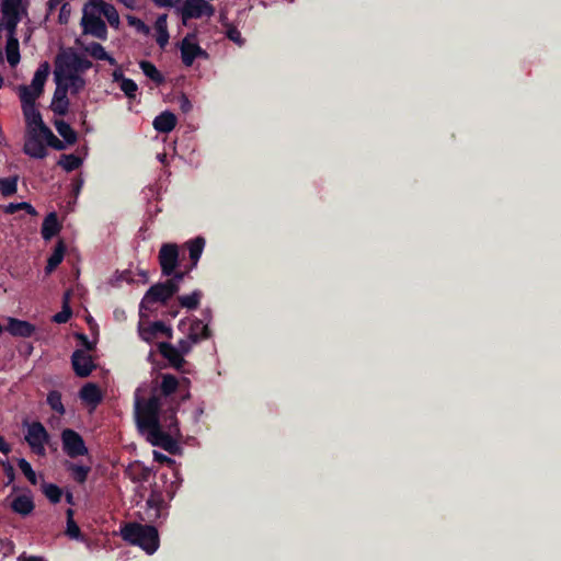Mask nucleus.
<instances>
[{
  "mask_svg": "<svg viewBox=\"0 0 561 561\" xmlns=\"http://www.w3.org/2000/svg\"><path fill=\"white\" fill-rule=\"evenodd\" d=\"M139 391L138 388L135 392V419L138 431L146 435V439L152 446L176 455L180 449L178 438L182 436L176 417L179 403L170 402L169 407L163 409L164 402L156 391L148 399L141 398Z\"/></svg>",
  "mask_w": 561,
  "mask_h": 561,
  "instance_id": "nucleus-1",
  "label": "nucleus"
},
{
  "mask_svg": "<svg viewBox=\"0 0 561 561\" xmlns=\"http://www.w3.org/2000/svg\"><path fill=\"white\" fill-rule=\"evenodd\" d=\"M121 535L125 541L140 547L148 554L154 553L159 548V534L152 525L129 523L122 528Z\"/></svg>",
  "mask_w": 561,
  "mask_h": 561,
  "instance_id": "nucleus-2",
  "label": "nucleus"
},
{
  "mask_svg": "<svg viewBox=\"0 0 561 561\" xmlns=\"http://www.w3.org/2000/svg\"><path fill=\"white\" fill-rule=\"evenodd\" d=\"M178 293V288L171 282L157 283L152 285L145 294L141 302V309H149V305L156 302L165 304Z\"/></svg>",
  "mask_w": 561,
  "mask_h": 561,
  "instance_id": "nucleus-3",
  "label": "nucleus"
},
{
  "mask_svg": "<svg viewBox=\"0 0 561 561\" xmlns=\"http://www.w3.org/2000/svg\"><path fill=\"white\" fill-rule=\"evenodd\" d=\"M49 434L45 426L35 421L27 426V432L25 434V440L33 450L38 456H45L46 449L45 445L49 442Z\"/></svg>",
  "mask_w": 561,
  "mask_h": 561,
  "instance_id": "nucleus-4",
  "label": "nucleus"
},
{
  "mask_svg": "<svg viewBox=\"0 0 561 561\" xmlns=\"http://www.w3.org/2000/svg\"><path fill=\"white\" fill-rule=\"evenodd\" d=\"M61 443L65 454L72 459L89 453L82 436L75 430L65 428L61 432Z\"/></svg>",
  "mask_w": 561,
  "mask_h": 561,
  "instance_id": "nucleus-5",
  "label": "nucleus"
},
{
  "mask_svg": "<svg viewBox=\"0 0 561 561\" xmlns=\"http://www.w3.org/2000/svg\"><path fill=\"white\" fill-rule=\"evenodd\" d=\"M158 261L163 276H171L180 264L179 247L175 243H163L159 250Z\"/></svg>",
  "mask_w": 561,
  "mask_h": 561,
  "instance_id": "nucleus-6",
  "label": "nucleus"
},
{
  "mask_svg": "<svg viewBox=\"0 0 561 561\" xmlns=\"http://www.w3.org/2000/svg\"><path fill=\"white\" fill-rule=\"evenodd\" d=\"M179 11L181 13L183 24L186 25L188 20L199 19L204 15L211 16L215 9L205 0H186Z\"/></svg>",
  "mask_w": 561,
  "mask_h": 561,
  "instance_id": "nucleus-7",
  "label": "nucleus"
},
{
  "mask_svg": "<svg viewBox=\"0 0 561 561\" xmlns=\"http://www.w3.org/2000/svg\"><path fill=\"white\" fill-rule=\"evenodd\" d=\"M196 38V33H187L180 44L181 59L186 67H191L198 57L207 58L208 54L197 43L192 41Z\"/></svg>",
  "mask_w": 561,
  "mask_h": 561,
  "instance_id": "nucleus-8",
  "label": "nucleus"
},
{
  "mask_svg": "<svg viewBox=\"0 0 561 561\" xmlns=\"http://www.w3.org/2000/svg\"><path fill=\"white\" fill-rule=\"evenodd\" d=\"M81 26L84 34H90L99 39L107 38V27L105 22L94 12L83 10Z\"/></svg>",
  "mask_w": 561,
  "mask_h": 561,
  "instance_id": "nucleus-9",
  "label": "nucleus"
},
{
  "mask_svg": "<svg viewBox=\"0 0 561 561\" xmlns=\"http://www.w3.org/2000/svg\"><path fill=\"white\" fill-rule=\"evenodd\" d=\"M43 140V136L36 128L30 129L23 147L24 153L35 159L45 158L47 150Z\"/></svg>",
  "mask_w": 561,
  "mask_h": 561,
  "instance_id": "nucleus-10",
  "label": "nucleus"
},
{
  "mask_svg": "<svg viewBox=\"0 0 561 561\" xmlns=\"http://www.w3.org/2000/svg\"><path fill=\"white\" fill-rule=\"evenodd\" d=\"M71 364L78 377L85 378L95 369L92 357L84 350H76L71 355Z\"/></svg>",
  "mask_w": 561,
  "mask_h": 561,
  "instance_id": "nucleus-11",
  "label": "nucleus"
},
{
  "mask_svg": "<svg viewBox=\"0 0 561 561\" xmlns=\"http://www.w3.org/2000/svg\"><path fill=\"white\" fill-rule=\"evenodd\" d=\"M56 90L54 92L50 108L56 115L65 116L69 110V99L67 96L68 84H62L59 75L56 73Z\"/></svg>",
  "mask_w": 561,
  "mask_h": 561,
  "instance_id": "nucleus-12",
  "label": "nucleus"
},
{
  "mask_svg": "<svg viewBox=\"0 0 561 561\" xmlns=\"http://www.w3.org/2000/svg\"><path fill=\"white\" fill-rule=\"evenodd\" d=\"M180 387L179 379L171 374H162L161 382L158 389L157 396L161 398V400L169 407L170 402L179 403L180 401H175L171 396L174 394Z\"/></svg>",
  "mask_w": 561,
  "mask_h": 561,
  "instance_id": "nucleus-13",
  "label": "nucleus"
},
{
  "mask_svg": "<svg viewBox=\"0 0 561 561\" xmlns=\"http://www.w3.org/2000/svg\"><path fill=\"white\" fill-rule=\"evenodd\" d=\"M159 353L168 359L170 365L179 371L183 370V366L185 365L184 356L176 350L174 345L168 342H160L158 344Z\"/></svg>",
  "mask_w": 561,
  "mask_h": 561,
  "instance_id": "nucleus-14",
  "label": "nucleus"
},
{
  "mask_svg": "<svg viewBox=\"0 0 561 561\" xmlns=\"http://www.w3.org/2000/svg\"><path fill=\"white\" fill-rule=\"evenodd\" d=\"M159 334H164L168 339H172V329L162 321H154L148 327H139L140 337L151 343Z\"/></svg>",
  "mask_w": 561,
  "mask_h": 561,
  "instance_id": "nucleus-15",
  "label": "nucleus"
},
{
  "mask_svg": "<svg viewBox=\"0 0 561 561\" xmlns=\"http://www.w3.org/2000/svg\"><path fill=\"white\" fill-rule=\"evenodd\" d=\"M5 330L13 336L30 337L35 333L36 328L28 321L10 317Z\"/></svg>",
  "mask_w": 561,
  "mask_h": 561,
  "instance_id": "nucleus-16",
  "label": "nucleus"
},
{
  "mask_svg": "<svg viewBox=\"0 0 561 561\" xmlns=\"http://www.w3.org/2000/svg\"><path fill=\"white\" fill-rule=\"evenodd\" d=\"M80 399L93 408L102 401V392L100 387L94 382L85 383L79 391Z\"/></svg>",
  "mask_w": 561,
  "mask_h": 561,
  "instance_id": "nucleus-17",
  "label": "nucleus"
},
{
  "mask_svg": "<svg viewBox=\"0 0 561 561\" xmlns=\"http://www.w3.org/2000/svg\"><path fill=\"white\" fill-rule=\"evenodd\" d=\"M60 230H61V225L58 220L57 214L55 211L49 213L45 217V219L42 224V229H41L42 238L46 241L50 240L51 238L57 236Z\"/></svg>",
  "mask_w": 561,
  "mask_h": 561,
  "instance_id": "nucleus-18",
  "label": "nucleus"
},
{
  "mask_svg": "<svg viewBox=\"0 0 561 561\" xmlns=\"http://www.w3.org/2000/svg\"><path fill=\"white\" fill-rule=\"evenodd\" d=\"M176 116L169 111H164L153 119V127L158 133L168 134L176 126Z\"/></svg>",
  "mask_w": 561,
  "mask_h": 561,
  "instance_id": "nucleus-19",
  "label": "nucleus"
},
{
  "mask_svg": "<svg viewBox=\"0 0 561 561\" xmlns=\"http://www.w3.org/2000/svg\"><path fill=\"white\" fill-rule=\"evenodd\" d=\"M10 506L14 513L20 514L22 516L30 515L35 508V504L32 496L26 494L16 496L11 502Z\"/></svg>",
  "mask_w": 561,
  "mask_h": 561,
  "instance_id": "nucleus-20",
  "label": "nucleus"
},
{
  "mask_svg": "<svg viewBox=\"0 0 561 561\" xmlns=\"http://www.w3.org/2000/svg\"><path fill=\"white\" fill-rule=\"evenodd\" d=\"M67 247L62 240H58L56 243L53 253L49 255L47 260V265L45 267L46 274L53 273L58 265L62 262L66 254Z\"/></svg>",
  "mask_w": 561,
  "mask_h": 561,
  "instance_id": "nucleus-21",
  "label": "nucleus"
},
{
  "mask_svg": "<svg viewBox=\"0 0 561 561\" xmlns=\"http://www.w3.org/2000/svg\"><path fill=\"white\" fill-rule=\"evenodd\" d=\"M23 115L25 118V122L30 129L36 128L37 131H43V126H46L43 122L41 112L36 108V105L34 106H24L22 107Z\"/></svg>",
  "mask_w": 561,
  "mask_h": 561,
  "instance_id": "nucleus-22",
  "label": "nucleus"
},
{
  "mask_svg": "<svg viewBox=\"0 0 561 561\" xmlns=\"http://www.w3.org/2000/svg\"><path fill=\"white\" fill-rule=\"evenodd\" d=\"M48 75L49 64L45 61L41 64L37 70L35 71L30 88H32L37 94L42 95L44 92V85L48 78Z\"/></svg>",
  "mask_w": 561,
  "mask_h": 561,
  "instance_id": "nucleus-23",
  "label": "nucleus"
},
{
  "mask_svg": "<svg viewBox=\"0 0 561 561\" xmlns=\"http://www.w3.org/2000/svg\"><path fill=\"white\" fill-rule=\"evenodd\" d=\"M65 468L70 473L72 480L79 484H83L91 472L90 466L79 465L71 461H66Z\"/></svg>",
  "mask_w": 561,
  "mask_h": 561,
  "instance_id": "nucleus-24",
  "label": "nucleus"
},
{
  "mask_svg": "<svg viewBox=\"0 0 561 561\" xmlns=\"http://www.w3.org/2000/svg\"><path fill=\"white\" fill-rule=\"evenodd\" d=\"M186 245L188 249V254H190V260H191L190 270H193L197 265V263L202 256L203 250L205 248V239L203 237H196V238L187 241Z\"/></svg>",
  "mask_w": 561,
  "mask_h": 561,
  "instance_id": "nucleus-25",
  "label": "nucleus"
},
{
  "mask_svg": "<svg viewBox=\"0 0 561 561\" xmlns=\"http://www.w3.org/2000/svg\"><path fill=\"white\" fill-rule=\"evenodd\" d=\"M193 342H201L210 337V330L207 324H204L202 320L195 319L191 325L187 334Z\"/></svg>",
  "mask_w": 561,
  "mask_h": 561,
  "instance_id": "nucleus-26",
  "label": "nucleus"
},
{
  "mask_svg": "<svg viewBox=\"0 0 561 561\" xmlns=\"http://www.w3.org/2000/svg\"><path fill=\"white\" fill-rule=\"evenodd\" d=\"M7 60L11 67H15L20 62L19 39L15 36L8 35L5 45Z\"/></svg>",
  "mask_w": 561,
  "mask_h": 561,
  "instance_id": "nucleus-27",
  "label": "nucleus"
},
{
  "mask_svg": "<svg viewBox=\"0 0 561 561\" xmlns=\"http://www.w3.org/2000/svg\"><path fill=\"white\" fill-rule=\"evenodd\" d=\"M85 51L96 60H104L111 65L116 64V60L105 51L104 47L100 43H90L85 47Z\"/></svg>",
  "mask_w": 561,
  "mask_h": 561,
  "instance_id": "nucleus-28",
  "label": "nucleus"
},
{
  "mask_svg": "<svg viewBox=\"0 0 561 561\" xmlns=\"http://www.w3.org/2000/svg\"><path fill=\"white\" fill-rule=\"evenodd\" d=\"M156 28H157V44L164 48L169 43V32L167 27V14L159 15L156 21Z\"/></svg>",
  "mask_w": 561,
  "mask_h": 561,
  "instance_id": "nucleus-29",
  "label": "nucleus"
},
{
  "mask_svg": "<svg viewBox=\"0 0 561 561\" xmlns=\"http://www.w3.org/2000/svg\"><path fill=\"white\" fill-rule=\"evenodd\" d=\"M54 125L58 134L64 138V140L67 144L73 145L77 141V133L71 128V126L67 122L62 119H56Z\"/></svg>",
  "mask_w": 561,
  "mask_h": 561,
  "instance_id": "nucleus-30",
  "label": "nucleus"
},
{
  "mask_svg": "<svg viewBox=\"0 0 561 561\" xmlns=\"http://www.w3.org/2000/svg\"><path fill=\"white\" fill-rule=\"evenodd\" d=\"M139 67L144 75L152 80L157 84H161L164 82L163 75L157 69V67L148 60H141L139 62Z\"/></svg>",
  "mask_w": 561,
  "mask_h": 561,
  "instance_id": "nucleus-31",
  "label": "nucleus"
},
{
  "mask_svg": "<svg viewBox=\"0 0 561 561\" xmlns=\"http://www.w3.org/2000/svg\"><path fill=\"white\" fill-rule=\"evenodd\" d=\"M19 175L0 178V192L3 197H11L18 191Z\"/></svg>",
  "mask_w": 561,
  "mask_h": 561,
  "instance_id": "nucleus-32",
  "label": "nucleus"
},
{
  "mask_svg": "<svg viewBox=\"0 0 561 561\" xmlns=\"http://www.w3.org/2000/svg\"><path fill=\"white\" fill-rule=\"evenodd\" d=\"M42 492L53 504L59 503L62 497V490L55 483L44 482Z\"/></svg>",
  "mask_w": 561,
  "mask_h": 561,
  "instance_id": "nucleus-33",
  "label": "nucleus"
},
{
  "mask_svg": "<svg viewBox=\"0 0 561 561\" xmlns=\"http://www.w3.org/2000/svg\"><path fill=\"white\" fill-rule=\"evenodd\" d=\"M49 408L59 415H64L66 413V409L62 404L61 393L57 390H50L47 394L46 399Z\"/></svg>",
  "mask_w": 561,
  "mask_h": 561,
  "instance_id": "nucleus-34",
  "label": "nucleus"
},
{
  "mask_svg": "<svg viewBox=\"0 0 561 561\" xmlns=\"http://www.w3.org/2000/svg\"><path fill=\"white\" fill-rule=\"evenodd\" d=\"M19 96L22 103V107L24 106H34L36 100L41 96L37 94L32 88L28 85H21L19 88Z\"/></svg>",
  "mask_w": 561,
  "mask_h": 561,
  "instance_id": "nucleus-35",
  "label": "nucleus"
},
{
  "mask_svg": "<svg viewBox=\"0 0 561 561\" xmlns=\"http://www.w3.org/2000/svg\"><path fill=\"white\" fill-rule=\"evenodd\" d=\"M73 515H75V512L72 508H68L66 511V516H67L66 534L71 539L80 540V539H82L81 530H80L79 526L77 525V523L75 522Z\"/></svg>",
  "mask_w": 561,
  "mask_h": 561,
  "instance_id": "nucleus-36",
  "label": "nucleus"
},
{
  "mask_svg": "<svg viewBox=\"0 0 561 561\" xmlns=\"http://www.w3.org/2000/svg\"><path fill=\"white\" fill-rule=\"evenodd\" d=\"M58 164L62 167L65 171L71 172L77 170L82 164V160L73 153L62 154L58 161Z\"/></svg>",
  "mask_w": 561,
  "mask_h": 561,
  "instance_id": "nucleus-37",
  "label": "nucleus"
},
{
  "mask_svg": "<svg viewBox=\"0 0 561 561\" xmlns=\"http://www.w3.org/2000/svg\"><path fill=\"white\" fill-rule=\"evenodd\" d=\"M202 298L201 290H194L191 295L179 296V302L183 308H187L190 310H195Z\"/></svg>",
  "mask_w": 561,
  "mask_h": 561,
  "instance_id": "nucleus-38",
  "label": "nucleus"
},
{
  "mask_svg": "<svg viewBox=\"0 0 561 561\" xmlns=\"http://www.w3.org/2000/svg\"><path fill=\"white\" fill-rule=\"evenodd\" d=\"M19 210H25L31 216L37 215L36 209L30 203L26 202L10 203L3 208V211L8 215H13Z\"/></svg>",
  "mask_w": 561,
  "mask_h": 561,
  "instance_id": "nucleus-39",
  "label": "nucleus"
},
{
  "mask_svg": "<svg viewBox=\"0 0 561 561\" xmlns=\"http://www.w3.org/2000/svg\"><path fill=\"white\" fill-rule=\"evenodd\" d=\"M70 293L67 291L64 296L62 309L53 317V321L56 323H66L72 316V310L68 304Z\"/></svg>",
  "mask_w": 561,
  "mask_h": 561,
  "instance_id": "nucleus-40",
  "label": "nucleus"
},
{
  "mask_svg": "<svg viewBox=\"0 0 561 561\" xmlns=\"http://www.w3.org/2000/svg\"><path fill=\"white\" fill-rule=\"evenodd\" d=\"M41 135L49 147L56 150H64L66 148L65 144L58 139L47 126H43Z\"/></svg>",
  "mask_w": 561,
  "mask_h": 561,
  "instance_id": "nucleus-41",
  "label": "nucleus"
},
{
  "mask_svg": "<svg viewBox=\"0 0 561 561\" xmlns=\"http://www.w3.org/2000/svg\"><path fill=\"white\" fill-rule=\"evenodd\" d=\"M18 466H19L20 470L22 471V473L25 476V478L28 480V482L33 485H36L37 484V476H36L35 471L33 470L31 463L26 459L21 458L18 460Z\"/></svg>",
  "mask_w": 561,
  "mask_h": 561,
  "instance_id": "nucleus-42",
  "label": "nucleus"
},
{
  "mask_svg": "<svg viewBox=\"0 0 561 561\" xmlns=\"http://www.w3.org/2000/svg\"><path fill=\"white\" fill-rule=\"evenodd\" d=\"M104 11L101 13L107 20L112 27L117 28L119 26V15L115 7L111 3L103 5Z\"/></svg>",
  "mask_w": 561,
  "mask_h": 561,
  "instance_id": "nucleus-43",
  "label": "nucleus"
},
{
  "mask_svg": "<svg viewBox=\"0 0 561 561\" xmlns=\"http://www.w3.org/2000/svg\"><path fill=\"white\" fill-rule=\"evenodd\" d=\"M21 0H3L1 12L3 15H20Z\"/></svg>",
  "mask_w": 561,
  "mask_h": 561,
  "instance_id": "nucleus-44",
  "label": "nucleus"
},
{
  "mask_svg": "<svg viewBox=\"0 0 561 561\" xmlns=\"http://www.w3.org/2000/svg\"><path fill=\"white\" fill-rule=\"evenodd\" d=\"M121 90L125 93L128 99H135L138 87L136 82L129 78L123 80L119 84Z\"/></svg>",
  "mask_w": 561,
  "mask_h": 561,
  "instance_id": "nucleus-45",
  "label": "nucleus"
},
{
  "mask_svg": "<svg viewBox=\"0 0 561 561\" xmlns=\"http://www.w3.org/2000/svg\"><path fill=\"white\" fill-rule=\"evenodd\" d=\"M5 20V30L8 31V35L15 36L18 24L21 21L20 15H3Z\"/></svg>",
  "mask_w": 561,
  "mask_h": 561,
  "instance_id": "nucleus-46",
  "label": "nucleus"
},
{
  "mask_svg": "<svg viewBox=\"0 0 561 561\" xmlns=\"http://www.w3.org/2000/svg\"><path fill=\"white\" fill-rule=\"evenodd\" d=\"M226 36L239 46H242L244 43V39L242 38L240 31L234 25H227Z\"/></svg>",
  "mask_w": 561,
  "mask_h": 561,
  "instance_id": "nucleus-47",
  "label": "nucleus"
},
{
  "mask_svg": "<svg viewBox=\"0 0 561 561\" xmlns=\"http://www.w3.org/2000/svg\"><path fill=\"white\" fill-rule=\"evenodd\" d=\"M108 3L104 0H89L85 4L84 10L89 12H94L100 16V14L104 11L103 5H107Z\"/></svg>",
  "mask_w": 561,
  "mask_h": 561,
  "instance_id": "nucleus-48",
  "label": "nucleus"
},
{
  "mask_svg": "<svg viewBox=\"0 0 561 561\" xmlns=\"http://www.w3.org/2000/svg\"><path fill=\"white\" fill-rule=\"evenodd\" d=\"M190 266H187L184 271H176L174 270V274H171L169 276L170 278L167 282H171L175 288H178V291L180 290V283L184 279V277L191 272Z\"/></svg>",
  "mask_w": 561,
  "mask_h": 561,
  "instance_id": "nucleus-49",
  "label": "nucleus"
},
{
  "mask_svg": "<svg viewBox=\"0 0 561 561\" xmlns=\"http://www.w3.org/2000/svg\"><path fill=\"white\" fill-rule=\"evenodd\" d=\"M68 80L70 81L68 88H71V93H78L84 87V80L78 75H69Z\"/></svg>",
  "mask_w": 561,
  "mask_h": 561,
  "instance_id": "nucleus-50",
  "label": "nucleus"
},
{
  "mask_svg": "<svg viewBox=\"0 0 561 561\" xmlns=\"http://www.w3.org/2000/svg\"><path fill=\"white\" fill-rule=\"evenodd\" d=\"M197 342H193L191 337L182 339L179 341L176 350L183 355H187L191 351L194 344Z\"/></svg>",
  "mask_w": 561,
  "mask_h": 561,
  "instance_id": "nucleus-51",
  "label": "nucleus"
},
{
  "mask_svg": "<svg viewBox=\"0 0 561 561\" xmlns=\"http://www.w3.org/2000/svg\"><path fill=\"white\" fill-rule=\"evenodd\" d=\"M127 20H128V24L134 26V27H136V30L139 33H142V34H148L149 33L148 25L144 21H141L139 18L128 16Z\"/></svg>",
  "mask_w": 561,
  "mask_h": 561,
  "instance_id": "nucleus-52",
  "label": "nucleus"
},
{
  "mask_svg": "<svg viewBox=\"0 0 561 561\" xmlns=\"http://www.w3.org/2000/svg\"><path fill=\"white\" fill-rule=\"evenodd\" d=\"M3 472L7 477V482L4 483L5 486L10 485L15 480V471L13 466L9 461H1Z\"/></svg>",
  "mask_w": 561,
  "mask_h": 561,
  "instance_id": "nucleus-53",
  "label": "nucleus"
},
{
  "mask_svg": "<svg viewBox=\"0 0 561 561\" xmlns=\"http://www.w3.org/2000/svg\"><path fill=\"white\" fill-rule=\"evenodd\" d=\"M163 499L157 494H151L147 500V505L149 508H153L156 511V516L159 515V511L163 506Z\"/></svg>",
  "mask_w": 561,
  "mask_h": 561,
  "instance_id": "nucleus-54",
  "label": "nucleus"
},
{
  "mask_svg": "<svg viewBox=\"0 0 561 561\" xmlns=\"http://www.w3.org/2000/svg\"><path fill=\"white\" fill-rule=\"evenodd\" d=\"M73 67L76 70L84 71L92 67V62L85 57L75 56Z\"/></svg>",
  "mask_w": 561,
  "mask_h": 561,
  "instance_id": "nucleus-55",
  "label": "nucleus"
},
{
  "mask_svg": "<svg viewBox=\"0 0 561 561\" xmlns=\"http://www.w3.org/2000/svg\"><path fill=\"white\" fill-rule=\"evenodd\" d=\"M70 13V4L68 2L62 3L58 15V22L60 24H67L69 22Z\"/></svg>",
  "mask_w": 561,
  "mask_h": 561,
  "instance_id": "nucleus-56",
  "label": "nucleus"
},
{
  "mask_svg": "<svg viewBox=\"0 0 561 561\" xmlns=\"http://www.w3.org/2000/svg\"><path fill=\"white\" fill-rule=\"evenodd\" d=\"M150 474H151V470L149 468L139 467L138 472L133 476V480L139 481V482H145V481H148Z\"/></svg>",
  "mask_w": 561,
  "mask_h": 561,
  "instance_id": "nucleus-57",
  "label": "nucleus"
},
{
  "mask_svg": "<svg viewBox=\"0 0 561 561\" xmlns=\"http://www.w3.org/2000/svg\"><path fill=\"white\" fill-rule=\"evenodd\" d=\"M77 339L80 341L81 346L85 348V351H92L95 347V344L91 342L88 336L83 333L77 334Z\"/></svg>",
  "mask_w": 561,
  "mask_h": 561,
  "instance_id": "nucleus-58",
  "label": "nucleus"
},
{
  "mask_svg": "<svg viewBox=\"0 0 561 561\" xmlns=\"http://www.w3.org/2000/svg\"><path fill=\"white\" fill-rule=\"evenodd\" d=\"M153 459L159 463H173L174 460L168 457L167 455L159 453L157 450L153 451Z\"/></svg>",
  "mask_w": 561,
  "mask_h": 561,
  "instance_id": "nucleus-59",
  "label": "nucleus"
},
{
  "mask_svg": "<svg viewBox=\"0 0 561 561\" xmlns=\"http://www.w3.org/2000/svg\"><path fill=\"white\" fill-rule=\"evenodd\" d=\"M158 8H172L181 0H151Z\"/></svg>",
  "mask_w": 561,
  "mask_h": 561,
  "instance_id": "nucleus-60",
  "label": "nucleus"
},
{
  "mask_svg": "<svg viewBox=\"0 0 561 561\" xmlns=\"http://www.w3.org/2000/svg\"><path fill=\"white\" fill-rule=\"evenodd\" d=\"M180 107L184 113H187L192 110V103L185 95L181 98Z\"/></svg>",
  "mask_w": 561,
  "mask_h": 561,
  "instance_id": "nucleus-61",
  "label": "nucleus"
},
{
  "mask_svg": "<svg viewBox=\"0 0 561 561\" xmlns=\"http://www.w3.org/2000/svg\"><path fill=\"white\" fill-rule=\"evenodd\" d=\"M0 453L8 455L11 453V446L5 442V439L0 435Z\"/></svg>",
  "mask_w": 561,
  "mask_h": 561,
  "instance_id": "nucleus-62",
  "label": "nucleus"
},
{
  "mask_svg": "<svg viewBox=\"0 0 561 561\" xmlns=\"http://www.w3.org/2000/svg\"><path fill=\"white\" fill-rule=\"evenodd\" d=\"M113 81L114 82H119V84L123 82L124 79H126V77L124 76L123 71L117 69V70H114L113 71Z\"/></svg>",
  "mask_w": 561,
  "mask_h": 561,
  "instance_id": "nucleus-63",
  "label": "nucleus"
},
{
  "mask_svg": "<svg viewBox=\"0 0 561 561\" xmlns=\"http://www.w3.org/2000/svg\"><path fill=\"white\" fill-rule=\"evenodd\" d=\"M20 561H46L43 557H36V556H30V557H25V556H21L19 558Z\"/></svg>",
  "mask_w": 561,
  "mask_h": 561,
  "instance_id": "nucleus-64",
  "label": "nucleus"
}]
</instances>
